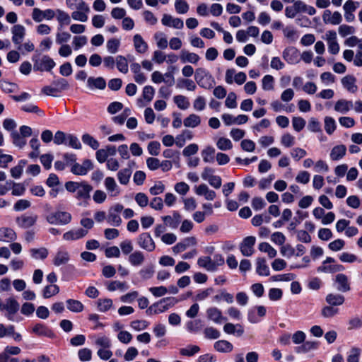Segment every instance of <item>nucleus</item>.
Returning a JSON list of instances; mask_svg holds the SVG:
<instances>
[{
    "instance_id": "obj_1",
    "label": "nucleus",
    "mask_w": 362,
    "mask_h": 362,
    "mask_svg": "<svg viewBox=\"0 0 362 362\" xmlns=\"http://www.w3.org/2000/svg\"><path fill=\"white\" fill-rule=\"evenodd\" d=\"M177 302L178 300L174 297L163 298L149 306L146 310V313L148 315L163 313L173 307Z\"/></svg>"
},
{
    "instance_id": "obj_2",
    "label": "nucleus",
    "mask_w": 362,
    "mask_h": 362,
    "mask_svg": "<svg viewBox=\"0 0 362 362\" xmlns=\"http://www.w3.org/2000/svg\"><path fill=\"white\" fill-rule=\"evenodd\" d=\"M19 308L20 305L13 297L6 298L5 301L0 298V312L5 311L6 317L9 320H13V316L18 313Z\"/></svg>"
},
{
    "instance_id": "obj_3",
    "label": "nucleus",
    "mask_w": 362,
    "mask_h": 362,
    "mask_svg": "<svg viewBox=\"0 0 362 362\" xmlns=\"http://www.w3.org/2000/svg\"><path fill=\"white\" fill-rule=\"evenodd\" d=\"M71 219L72 216L70 213L62 211L52 212L46 216L47 221L53 225H66Z\"/></svg>"
},
{
    "instance_id": "obj_4",
    "label": "nucleus",
    "mask_w": 362,
    "mask_h": 362,
    "mask_svg": "<svg viewBox=\"0 0 362 362\" xmlns=\"http://www.w3.org/2000/svg\"><path fill=\"white\" fill-rule=\"evenodd\" d=\"M136 243L140 248L147 252H153L156 249V243L150 233L147 232L142 233L138 236Z\"/></svg>"
},
{
    "instance_id": "obj_5",
    "label": "nucleus",
    "mask_w": 362,
    "mask_h": 362,
    "mask_svg": "<svg viewBox=\"0 0 362 362\" xmlns=\"http://www.w3.org/2000/svg\"><path fill=\"white\" fill-rule=\"evenodd\" d=\"M334 286L339 292L346 293L351 290V283L346 275L337 274L334 279Z\"/></svg>"
},
{
    "instance_id": "obj_6",
    "label": "nucleus",
    "mask_w": 362,
    "mask_h": 362,
    "mask_svg": "<svg viewBox=\"0 0 362 362\" xmlns=\"http://www.w3.org/2000/svg\"><path fill=\"white\" fill-rule=\"evenodd\" d=\"M256 238L254 236L245 238L240 245V250L243 256L250 257L254 253V245Z\"/></svg>"
},
{
    "instance_id": "obj_7",
    "label": "nucleus",
    "mask_w": 362,
    "mask_h": 362,
    "mask_svg": "<svg viewBox=\"0 0 362 362\" xmlns=\"http://www.w3.org/2000/svg\"><path fill=\"white\" fill-rule=\"evenodd\" d=\"M38 218L37 215L36 214H23L20 216H18L16 218V224L22 228H29L32 226H33Z\"/></svg>"
},
{
    "instance_id": "obj_8",
    "label": "nucleus",
    "mask_w": 362,
    "mask_h": 362,
    "mask_svg": "<svg viewBox=\"0 0 362 362\" xmlns=\"http://www.w3.org/2000/svg\"><path fill=\"white\" fill-rule=\"evenodd\" d=\"M55 62L49 56H43L40 62L34 64V69L37 71H50L54 66Z\"/></svg>"
},
{
    "instance_id": "obj_9",
    "label": "nucleus",
    "mask_w": 362,
    "mask_h": 362,
    "mask_svg": "<svg viewBox=\"0 0 362 362\" xmlns=\"http://www.w3.org/2000/svg\"><path fill=\"white\" fill-rule=\"evenodd\" d=\"M322 20L326 24L339 25L342 21V16L338 11L332 13L330 10H325L322 14Z\"/></svg>"
},
{
    "instance_id": "obj_10",
    "label": "nucleus",
    "mask_w": 362,
    "mask_h": 362,
    "mask_svg": "<svg viewBox=\"0 0 362 362\" xmlns=\"http://www.w3.org/2000/svg\"><path fill=\"white\" fill-rule=\"evenodd\" d=\"M161 22L163 25L168 27H173L175 29H182L184 27V23L181 18H173L168 14L163 16Z\"/></svg>"
},
{
    "instance_id": "obj_11",
    "label": "nucleus",
    "mask_w": 362,
    "mask_h": 362,
    "mask_svg": "<svg viewBox=\"0 0 362 362\" xmlns=\"http://www.w3.org/2000/svg\"><path fill=\"white\" fill-rule=\"evenodd\" d=\"M12 41L16 45H18L23 40L25 35V28L22 25H15L11 28Z\"/></svg>"
},
{
    "instance_id": "obj_12",
    "label": "nucleus",
    "mask_w": 362,
    "mask_h": 362,
    "mask_svg": "<svg viewBox=\"0 0 362 362\" xmlns=\"http://www.w3.org/2000/svg\"><path fill=\"white\" fill-rule=\"evenodd\" d=\"M93 190L91 185L86 182H81L76 197L78 199L86 201L90 199V193Z\"/></svg>"
},
{
    "instance_id": "obj_13",
    "label": "nucleus",
    "mask_w": 362,
    "mask_h": 362,
    "mask_svg": "<svg viewBox=\"0 0 362 362\" xmlns=\"http://www.w3.org/2000/svg\"><path fill=\"white\" fill-rule=\"evenodd\" d=\"M195 193L199 196H204L208 201H212L216 198V194L210 189L206 184H201L195 188Z\"/></svg>"
},
{
    "instance_id": "obj_14",
    "label": "nucleus",
    "mask_w": 362,
    "mask_h": 362,
    "mask_svg": "<svg viewBox=\"0 0 362 362\" xmlns=\"http://www.w3.org/2000/svg\"><path fill=\"white\" fill-rule=\"evenodd\" d=\"M165 226H168L173 229L178 227L181 221V216L177 212L174 211L172 216H164L162 217Z\"/></svg>"
},
{
    "instance_id": "obj_15",
    "label": "nucleus",
    "mask_w": 362,
    "mask_h": 362,
    "mask_svg": "<svg viewBox=\"0 0 362 362\" xmlns=\"http://www.w3.org/2000/svg\"><path fill=\"white\" fill-rule=\"evenodd\" d=\"M197 243L196 239L194 237H189L185 238L181 242L177 243L173 247V251L174 253H180L185 251L187 247L195 245Z\"/></svg>"
},
{
    "instance_id": "obj_16",
    "label": "nucleus",
    "mask_w": 362,
    "mask_h": 362,
    "mask_svg": "<svg viewBox=\"0 0 362 362\" xmlns=\"http://www.w3.org/2000/svg\"><path fill=\"white\" fill-rule=\"evenodd\" d=\"M356 78L351 75H346L341 78L343 86L350 93H354L358 90L356 84Z\"/></svg>"
},
{
    "instance_id": "obj_17",
    "label": "nucleus",
    "mask_w": 362,
    "mask_h": 362,
    "mask_svg": "<svg viewBox=\"0 0 362 362\" xmlns=\"http://www.w3.org/2000/svg\"><path fill=\"white\" fill-rule=\"evenodd\" d=\"M145 260L144 253L140 250H136L132 252L128 257V261L133 267H139L141 265Z\"/></svg>"
},
{
    "instance_id": "obj_18",
    "label": "nucleus",
    "mask_w": 362,
    "mask_h": 362,
    "mask_svg": "<svg viewBox=\"0 0 362 362\" xmlns=\"http://www.w3.org/2000/svg\"><path fill=\"white\" fill-rule=\"evenodd\" d=\"M207 318L215 323L219 324L222 320H226L222 316L221 311L216 307H211L206 310Z\"/></svg>"
},
{
    "instance_id": "obj_19",
    "label": "nucleus",
    "mask_w": 362,
    "mask_h": 362,
    "mask_svg": "<svg viewBox=\"0 0 362 362\" xmlns=\"http://www.w3.org/2000/svg\"><path fill=\"white\" fill-rule=\"evenodd\" d=\"M87 234V230L78 228L65 233L63 235V238L65 240H75L85 237Z\"/></svg>"
},
{
    "instance_id": "obj_20",
    "label": "nucleus",
    "mask_w": 362,
    "mask_h": 362,
    "mask_svg": "<svg viewBox=\"0 0 362 362\" xmlns=\"http://www.w3.org/2000/svg\"><path fill=\"white\" fill-rule=\"evenodd\" d=\"M346 153V147L345 145L340 144L335 146L331 150L329 156L332 160H339L341 159Z\"/></svg>"
},
{
    "instance_id": "obj_21",
    "label": "nucleus",
    "mask_w": 362,
    "mask_h": 362,
    "mask_svg": "<svg viewBox=\"0 0 362 362\" xmlns=\"http://www.w3.org/2000/svg\"><path fill=\"white\" fill-rule=\"evenodd\" d=\"M214 349L219 353H230L233 349V344L227 340H218L214 344Z\"/></svg>"
},
{
    "instance_id": "obj_22",
    "label": "nucleus",
    "mask_w": 362,
    "mask_h": 362,
    "mask_svg": "<svg viewBox=\"0 0 362 362\" xmlns=\"http://www.w3.org/2000/svg\"><path fill=\"white\" fill-rule=\"evenodd\" d=\"M326 302L332 306H339L344 303L345 298L339 293H329L326 296Z\"/></svg>"
},
{
    "instance_id": "obj_23",
    "label": "nucleus",
    "mask_w": 362,
    "mask_h": 362,
    "mask_svg": "<svg viewBox=\"0 0 362 362\" xmlns=\"http://www.w3.org/2000/svg\"><path fill=\"white\" fill-rule=\"evenodd\" d=\"M353 106L354 105L351 101H349L345 99H340L336 102L334 110L341 113H346L353 107Z\"/></svg>"
},
{
    "instance_id": "obj_24",
    "label": "nucleus",
    "mask_w": 362,
    "mask_h": 362,
    "mask_svg": "<svg viewBox=\"0 0 362 362\" xmlns=\"http://www.w3.org/2000/svg\"><path fill=\"white\" fill-rule=\"evenodd\" d=\"M69 261V255L64 250L58 251L53 259V264L56 267L66 264Z\"/></svg>"
},
{
    "instance_id": "obj_25",
    "label": "nucleus",
    "mask_w": 362,
    "mask_h": 362,
    "mask_svg": "<svg viewBox=\"0 0 362 362\" xmlns=\"http://www.w3.org/2000/svg\"><path fill=\"white\" fill-rule=\"evenodd\" d=\"M87 85L92 90L94 88L103 90L106 86V82L103 77H89L87 81Z\"/></svg>"
},
{
    "instance_id": "obj_26",
    "label": "nucleus",
    "mask_w": 362,
    "mask_h": 362,
    "mask_svg": "<svg viewBox=\"0 0 362 362\" xmlns=\"http://www.w3.org/2000/svg\"><path fill=\"white\" fill-rule=\"evenodd\" d=\"M256 272L260 276H269V268L266 263V260L262 257H257L256 259Z\"/></svg>"
},
{
    "instance_id": "obj_27",
    "label": "nucleus",
    "mask_w": 362,
    "mask_h": 362,
    "mask_svg": "<svg viewBox=\"0 0 362 362\" xmlns=\"http://www.w3.org/2000/svg\"><path fill=\"white\" fill-rule=\"evenodd\" d=\"M199 56L194 52H189L182 49L180 53V59L183 63L189 62L191 64H197L199 60Z\"/></svg>"
},
{
    "instance_id": "obj_28",
    "label": "nucleus",
    "mask_w": 362,
    "mask_h": 362,
    "mask_svg": "<svg viewBox=\"0 0 362 362\" xmlns=\"http://www.w3.org/2000/svg\"><path fill=\"white\" fill-rule=\"evenodd\" d=\"M223 330L228 334H233L236 333L239 337L242 336L244 333V329L241 325L237 324L235 325L230 322L226 323L223 326Z\"/></svg>"
},
{
    "instance_id": "obj_29",
    "label": "nucleus",
    "mask_w": 362,
    "mask_h": 362,
    "mask_svg": "<svg viewBox=\"0 0 362 362\" xmlns=\"http://www.w3.org/2000/svg\"><path fill=\"white\" fill-rule=\"evenodd\" d=\"M134 45L137 52L145 53L148 49V45L139 34H136L133 38Z\"/></svg>"
},
{
    "instance_id": "obj_30",
    "label": "nucleus",
    "mask_w": 362,
    "mask_h": 362,
    "mask_svg": "<svg viewBox=\"0 0 362 362\" xmlns=\"http://www.w3.org/2000/svg\"><path fill=\"white\" fill-rule=\"evenodd\" d=\"M105 186L106 189L111 193L112 196H117L119 194V187L113 177H106L105 180Z\"/></svg>"
},
{
    "instance_id": "obj_31",
    "label": "nucleus",
    "mask_w": 362,
    "mask_h": 362,
    "mask_svg": "<svg viewBox=\"0 0 362 362\" xmlns=\"http://www.w3.org/2000/svg\"><path fill=\"white\" fill-rule=\"evenodd\" d=\"M16 232L10 228H0V238L1 241H13L16 239Z\"/></svg>"
},
{
    "instance_id": "obj_32",
    "label": "nucleus",
    "mask_w": 362,
    "mask_h": 362,
    "mask_svg": "<svg viewBox=\"0 0 362 362\" xmlns=\"http://www.w3.org/2000/svg\"><path fill=\"white\" fill-rule=\"evenodd\" d=\"M66 307L69 310L73 313H81L84 309L83 303L75 299H68L66 301Z\"/></svg>"
},
{
    "instance_id": "obj_33",
    "label": "nucleus",
    "mask_w": 362,
    "mask_h": 362,
    "mask_svg": "<svg viewBox=\"0 0 362 362\" xmlns=\"http://www.w3.org/2000/svg\"><path fill=\"white\" fill-rule=\"evenodd\" d=\"M90 11V8L86 4V8L84 10H76L71 13V18L78 21L86 22L88 21V13Z\"/></svg>"
},
{
    "instance_id": "obj_34",
    "label": "nucleus",
    "mask_w": 362,
    "mask_h": 362,
    "mask_svg": "<svg viewBox=\"0 0 362 362\" xmlns=\"http://www.w3.org/2000/svg\"><path fill=\"white\" fill-rule=\"evenodd\" d=\"M197 264L202 268H204L207 271L214 272L215 266L212 262V259L209 256L201 257L197 260Z\"/></svg>"
},
{
    "instance_id": "obj_35",
    "label": "nucleus",
    "mask_w": 362,
    "mask_h": 362,
    "mask_svg": "<svg viewBox=\"0 0 362 362\" xmlns=\"http://www.w3.org/2000/svg\"><path fill=\"white\" fill-rule=\"evenodd\" d=\"M344 270V267L341 264L321 265L317 268L318 272L324 273H336Z\"/></svg>"
},
{
    "instance_id": "obj_36",
    "label": "nucleus",
    "mask_w": 362,
    "mask_h": 362,
    "mask_svg": "<svg viewBox=\"0 0 362 362\" xmlns=\"http://www.w3.org/2000/svg\"><path fill=\"white\" fill-rule=\"evenodd\" d=\"M183 123L187 127L194 128L200 124L201 118L197 115L191 114L184 119Z\"/></svg>"
},
{
    "instance_id": "obj_37",
    "label": "nucleus",
    "mask_w": 362,
    "mask_h": 362,
    "mask_svg": "<svg viewBox=\"0 0 362 362\" xmlns=\"http://www.w3.org/2000/svg\"><path fill=\"white\" fill-rule=\"evenodd\" d=\"M116 66L118 71L122 74H127L129 71L127 59L122 55L116 57Z\"/></svg>"
},
{
    "instance_id": "obj_38",
    "label": "nucleus",
    "mask_w": 362,
    "mask_h": 362,
    "mask_svg": "<svg viewBox=\"0 0 362 362\" xmlns=\"http://www.w3.org/2000/svg\"><path fill=\"white\" fill-rule=\"evenodd\" d=\"M258 248L261 252L267 253L270 258H274L277 255V251L267 243H261L259 245Z\"/></svg>"
},
{
    "instance_id": "obj_39",
    "label": "nucleus",
    "mask_w": 362,
    "mask_h": 362,
    "mask_svg": "<svg viewBox=\"0 0 362 362\" xmlns=\"http://www.w3.org/2000/svg\"><path fill=\"white\" fill-rule=\"evenodd\" d=\"M13 144L21 148H23L26 144V140L17 131H13L11 133Z\"/></svg>"
},
{
    "instance_id": "obj_40",
    "label": "nucleus",
    "mask_w": 362,
    "mask_h": 362,
    "mask_svg": "<svg viewBox=\"0 0 362 362\" xmlns=\"http://www.w3.org/2000/svg\"><path fill=\"white\" fill-rule=\"evenodd\" d=\"M59 292V287L57 285L50 284L44 288L42 295L45 298H49L57 295Z\"/></svg>"
},
{
    "instance_id": "obj_41",
    "label": "nucleus",
    "mask_w": 362,
    "mask_h": 362,
    "mask_svg": "<svg viewBox=\"0 0 362 362\" xmlns=\"http://www.w3.org/2000/svg\"><path fill=\"white\" fill-rule=\"evenodd\" d=\"M31 256L34 259H45L48 255V250L45 247L32 248L30 250Z\"/></svg>"
},
{
    "instance_id": "obj_42",
    "label": "nucleus",
    "mask_w": 362,
    "mask_h": 362,
    "mask_svg": "<svg viewBox=\"0 0 362 362\" xmlns=\"http://www.w3.org/2000/svg\"><path fill=\"white\" fill-rule=\"evenodd\" d=\"M177 87L179 88H185L187 90L194 91L197 86L194 82L191 79L180 78L178 80Z\"/></svg>"
},
{
    "instance_id": "obj_43",
    "label": "nucleus",
    "mask_w": 362,
    "mask_h": 362,
    "mask_svg": "<svg viewBox=\"0 0 362 362\" xmlns=\"http://www.w3.org/2000/svg\"><path fill=\"white\" fill-rule=\"evenodd\" d=\"M66 4L71 10H84L87 4L83 0H66Z\"/></svg>"
},
{
    "instance_id": "obj_44",
    "label": "nucleus",
    "mask_w": 362,
    "mask_h": 362,
    "mask_svg": "<svg viewBox=\"0 0 362 362\" xmlns=\"http://www.w3.org/2000/svg\"><path fill=\"white\" fill-rule=\"evenodd\" d=\"M120 46V40L117 38H111L107 40L106 47L110 54H115L118 52Z\"/></svg>"
},
{
    "instance_id": "obj_45",
    "label": "nucleus",
    "mask_w": 362,
    "mask_h": 362,
    "mask_svg": "<svg viewBox=\"0 0 362 362\" xmlns=\"http://www.w3.org/2000/svg\"><path fill=\"white\" fill-rule=\"evenodd\" d=\"M317 347V344L314 341H305L301 346L296 348L297 353H306Z\"/></svg>"
},
{
    "instance_id": "obj_46",
    "label": "nucleus",
    "mask_w": 362,
    "mask_h": 362,
    "mask_svg": "<svg viewBox=\"0 0 362 362\" xmlns=\"http://www.w3.org/2000/svg\"><path fill=\"white\" fill-rule=\"evenodd\" d=\"M132 171L129 168L119 170L117 173V178L122 185H127L130 179Z\"/></svg>"
},
{
    "instance_id": "obj_47",
    "label": "nucleus",
    "mask_w": 362,
    "mask_h": 362,
    "mask_svg": "<svg viewBox=\"0 0 362 362\" xmlns=\"http://www.w3.org/2000/svg\"><path fill=\"white\" fill-rule=\"evenodd\" d=\"M200 351L199 346L197 345H189L185 348L180 349V354L184 356H192Z\"/></svg>"
},
{
    "instance_id": "obj_48",
    "label": "nucleus",
    "mask_w": 362,
    "mask_h": 362,
    "mask_svg": "<svg viewBox=\"0 0 362 362\" xmlns=\"http://www.w3.org/2000/svg\"><path fill=\"white\" fill-rule=\"evenodd\" d=\"M173 100L177 107L181 110H187L190 105L187 98L182 95L175 96Z\"/></svg>"
},
{
    "instance_id": "obj_49",
    "label": "nucleus",
    "mask_w": 362,
    "mask_h": 362,
    "mask_svg": "<svg viewBox=\"0 0 362 362\" xmlns=\"http://www.w3.org/2000/svg\"><path fill=\"white\" fill-rule=\"evenodd\" d=\"M216 146L221 151H228L233 148V144L230 139L225 137H221L216 141Z\"/></svg>"
},
{
    "instance_id": "obj_50",
    "label": "nucleus",
    "mask_w": 362,
    "mask_h": 362,
    "mask_svg": "<svg viewBox=\"0 0 362 362\" xmlns=\"http://www.w3.org/2000/svg\"><path fill=\"white\" fill-rule=\"evenodd\" d=\"M107 288L110 291H115L116 290L125 291L128 288V286L124 282L112 281L107 284Z\"/></svg>"
},
{
    "instance_id": "obj_51",
    "label": "nucleus",
    "mask_w": 362,
    "mask_h": 362,
    "mask_svg": "<svg viewBox=\"0 0 362 362\" xmlns=\"http://www.w3.org/2000/svg\"><path fill=\"white\" fill-rule=\"evenodd\" d=\"M107 222L113 226H119L122 223V219L120 216L115 212L109 210L108 215L107 216Z\"/></svg>"
},
{
    "instance_id": "obj_52",
    "label": "nucleus",
    "mask_w": 362,
    "mask_h": 362,
    "mask_svg": "<svg viewBox=\"0 0 362 362\" xmlns=\"http://www.w3.org/2000/svg\"><path fill=\"white\" fill-rule=\"evenodd\" d=\"M204 335L209 339H216L220 337V332L213 327H209L204 329Z\"/></svg>"
},
{
    "instance_id": "obj_53",
    "label": "nucleus",
    "mask_w": 362,
    "mask_h": 362,
    "mask_svg": "<svg viewBox=\"0 0 362 362\" xmlns=\"http://www.w3.org/2000/svg\"><path fill=\"white\" fill-rule=\"evenodd\" d=\"M175 11L177 13L185 14L189 11V5L185 0H175Z\"/></svg>"
},
{
    "instance_id": "obj_54",
    "label": "nucleus",
    "mask_w": 362,
    "mask_h": 362,
    "mask_svg": "<svg viewBox=\"0 0 362 362\" xmlns=\"http://www.w3.org/2000/svg\"><path fill=\"white\" fill-rule=\"evenodd\" d=\"M97 305L99 311L105 313L112 308V300L110 298L99 299Z\"/></svg>"
},
{
    "instance_id": "obj_55",
    "label": "nucleus",
    "mask_w": 362,
    "mask_h": 362,
    "mask_svg": "<svg viewBox=\"0 0 362 362\" xmlns=\"http://www.w3.org/2000/svg\"><path fill=\"white\" fill-rule=\"evenodd\" d=\"M339 309L332 305L325 306L322 310L321 314L325 318H330L338 314Z\"/></svg>"
},
{
    "instance_id": "obj_56",
    "label": "nucleus",
    "mask_w": 362,
    "mask_h": 362,
    "mask_svg": "<svg viewBox=\"0 0 362 362\" xmlns=\"http://www.w3.org/2000/svg\"><path fill=\"white\" fill-rule=\"evenodd\" d=\"M215 153V149L211 146H207L202 151V156L203 157V160L205 163H211L214 160V154Z\"/></svg>"
},
{
    "instance_id": "obj_57",
    "label": "nucleus",
    "mask_w": 362,
    "mask_h": 362,
    "mask_svg": "<svg viewBox=\"0 0 362 362\" xmlns=\"http://www.w3.org/2000/svg\"><path fill=\"white\" fill-rule=\"evenodd\" d=\"M82 141L94 150L98 149L99 147V142L88 134H85L82 136Z\"/></svg>"
},
{
    "instance_id": "obj_58",
    "label": "nucleus",
    "mask_w": 362,
    "mask_h": 362,
    "mask_svg": "<svg viewBox=\"0 0 362 362\" xmlns=\"http://www.w3.org/2000/svg\"><path fill=\"white\" fill-rule=\"evenodd\" d=\"M33 332L40 336L50 337L52 334L49 329L41 324L35 325L33 328Z\"/></svg>"
},
{
    "instance_id": "obj_59",
    "label": "nucleus",
    "mask_w": 362,
    "mask_h": 362,
    "mask_svg": "<svg viewBox=\"0 0 362 362\" xmlns=\"http://www.w3.org/2000/svg\"><path fill=\"white\" fill-rule=\"evenodd\" d=\"M295 278V274L292 273H287L272 276L270 278V280L272 281H293Z\"/></svg>"
},
{
    "instance_id": "obj_60",
    "label": "nucleus",
    "mask_w": 362,
    "mask_h": 362,
    "mask_svg": "<svg viewBox=\"0 0 362 362\" xmlns=\"http://www.w3.org/2000/svg\"><path fill=\"white\" fill-rule=\"evenodd\" d=\"M306 122L305 120L300 117H293L292 118V125L295 131L299 132H300L305 126Z\"/></svg>"
},
{
    "instance_id": "obj_61",
    "label": "nucleus",
    "mask_w": 362,
    "mask_h": 362,
    "mask_svg": "<svg viewBox=\"0 0 362 362\" xmlns=\"http://www.w3.org/2000/svg\"><path fill=\"white\" fill-rule=\"evenodd\" d=\"M210 75L209 72L204 68L199 67L195 70L194 79L197 83H199L206 77L210 79Z\"/></svg>"
},
{
    "instance_id": "obj_62",
    "label": "nucleus",
    "mask_w": 362,
    "mask_h": 362,
    "mask_svg": "<svg viewBox=\"0 0 362 362\" xmlns=\"http://www.w3.org/2000/svg\"><path fill=\"white\" fill-rule=\"evenodd\" d=\"M336 129L334 119L330 117L325 118V129L328 134H332Z\"/></svg>"
},
{
    "instance_id": "obj_63",
    "label": "nucleus",
    "mask_w": 362,
    "mask_h": 362,
    "mask_svg": "<svg viewBox=\"0 0 362 362\" xmlns=\"http://www.w3.org/2000/svg\"><path fill=\"white\" fill-rule=\"evenodd\" d=\"M281 144L286 148H289L295 144V138L289 133L284 134L281 137Z\"/></svg>"
},
{
    "instance_id": "obj_64",
    "label": "nucleus",
    "mask_w": 362,
    "mask_h": 362,
    "mask_svg": "<svg viewBox=\"0 0 362 362\" xmlns=\"http://www.w3.org/2000/svg\"><path fill=\"white\" fill-rule=\"evenodd\" d=\"M154 94H155V90L152 86H146L143 88V93H142L143 98L148 103H150L153 100Z\"/></svg>"
}]
</instances>
